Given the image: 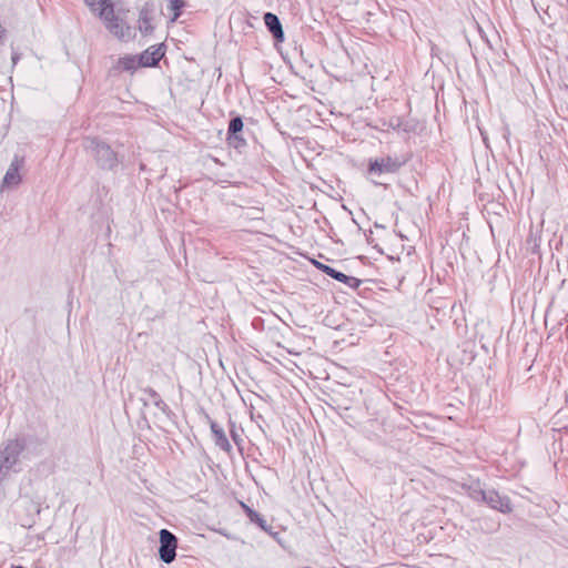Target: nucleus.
Returning <instances> with one entry per match:
<instances>
[{
  "label": "nucleus",
  "instance_id": "f3484780",
  "mask_svg": "<svg viewBox=\"0 0 568 568\" xmlns=\"http://www.w3.org/2000/svg\"><path fill=\"white\" fill-rule=\"evenodd\" d=\"M243 130V120L241 116H234L231 119L227 130L229 134H237Z\"/></svg>",
  "mask_w": 568,
  "mask_h": 568
},
{
  "label": "nucleus",
  "instance_id": "2eb2a0df",
  "mask_svg": "<svg viewBox=\"0 0 568 568\" xmlns=\"http://www.w3.org/2000/svg\"><path fill=\"white\" fill-rule=\"evenodd\" d=\"M486 491L487 490L483 489L479 483L470 485L468 487V495L475 501H484L486 497Z\"/></svg>",
  "mask_w": 568,
  "mask_h": 568
},
{
  "label": "nucleus",
  "instance_id": "6ab92c4d",
  "mask_svg": "<svg viewBox=\"0 0 568 568\" xmlns=\"http://www.w3.org/2000/svg\"><path fill=\"white\" fill-rule=\"evenodd\" d=\"M184 4L183 0H170L169 9L173 12L172 21H175L181 16Z\"/></svg>",
  "mask_w": 568,
  "mask_h": 568
},
{
  "label": "nucleus",
  "instance_id": "20e7f679",
  "mask_svg": "<svg viewBox=\"0 0 568 568\" xmlns=\"http://www.w3.org/2000/svg\"><path fill=\"white\" fill-rule=\"evenodd\" d=\"M178 539L168 529L160 530V559L165 564H171L176 556Z\"/></svg>",
  "mask_w": 568,
  "mask_h": 568
},
{
  "label": "nucleus",
  "instance_id": "1a4fd4ad",
  "mask_svg": "<svg viewBox=\"0 0 568 568\" xmlns=\"http://www.w3.org/2000/svg\"><path fill=\"white\" fill-rule=\"evenodd\" d=\"M264 22L268 31L277 41L284 40V31L278 17L274 13L267 12L264 14Z\"/></svg>",
  "mask_w": 568,
  "mask_h": 568
},
{
  "label": "nucleus",
  "instance_id": "4be33fe9",
  "mask_svg": "<svg viewBox=\"0 0 568 568\" xmlns=\"http://www.w3.org/2000/svg\"><path fill=\"white\" fill-rule=\"evenodd\" d=\"M230 433H231V436H232V439L234 440V443L239 445L242 439H241L239 432L235 428V424L232 422H231Z\"/></svg>",
  "mask_w": 568,
  "mask_h": 568
},
{
  "label": "nucleus",
  "instance_id": "6e6552de",
  "mask_svg": "<svg viewBox=\"0 0 568 568\" xmlns=\"http://www.w3.org/2000/svg\"><path fill=\"white\" fill-rule=\"evenodd\" d=\"M21 165L22 160H20L18 156H14L13 161L11 162L10 166L6 172V175L2 181V186L11 187L18 185L21 182V176L19 173Z\"/></svg>",
  "mask_w": 568,
  "mask_h": 568
},
{
  "label": "nucleus",
  "instance_id": "0eeeda50",
  "mask_svg": "<svg viewBox=\"0 0 568 568\" xmlns=\"http://www.w3.org/2000/svg\"><path fill=\"white\" fill-rule=\"evenodd\" d=\"M164 51L162 45H152L139 55L141 67H155L163 58Z\"/></svg>",
  "mask_w": 568,
  "mask_h": 568
},
{
  "label": "nucleus",
  "instance_id": "4468645a",
  "mask_svg": "<svg viewBox=\"0 0 568 568\" xmlns=\"http://www.w3.org/2000/svg\"><path fill=\"white\" fill-rule=\"evenodd\" d=\"M118 67L124 71H134L136 68L141 67V64L139 63V57L124 55L119 59Z\"/></svg>",
  "mask_w": 568,
  "mask_h": 568
},
{
  "label": "nucleus",
  "instance_id": "7ed1b4c3",
  "mask_svg": "<svg viewBox=\"0 0 568 568\" xmlns=\"http://www.w3.org/2000/svg\"><path fill=\"white\" fill-rule=\"evenodd\" d=\"M99 17L103 20L105 28L112 33L115 38L120 40L130 39L131 32L130 27L119 17L114 14V8L104 7L102 8Z\"/></svg>",
  "mask_w": 568,
  "mask_h": 568
},
{
  "label": "nucleus",
  "instance_id": "b1692460",
  "mask_svg": "<svg viewBox=\"0 0 568 568\" xmlns=\"http://www.w3.org/2000/svg\"><path fill=\"white\" fill-rule=\"evenodd\" d=\"M13 568H23V567H22V566H16V567H13Z\"/></svg>",
  "mask_w": 568,
  "mask_h": 568
},
{
  "label": "nucleus",
  "instance_id": "dca6fc26",
  "mask_svg": "<svg viewBox=\"0 0 568 568\" xmlns=\"http://www.w3.org/2000/svg\"><path fill=\"white\" fill-rule=\"evenodd\" d=\"M85 4L90 8V10L94 13L100 14L102 8L112 7V2L110 0H84Z\"/></svg>",
  "mask_w": 568,
  "mask_h": 568
},
{
  "label": "nucleus",
  "instance_id": "5701e85b",
  "mask_svg": "<svg viewBox=\"0 0 568 568\" xmlns=\"http://www.w3.org/2000/svg\"><path fill=\"white\" fill-rule=\"evenodd\" d=\"M20 59V54L18 52H12V55H11V61H12V64L16 65L17 62L19 61Z\"/></svg>",
  "mask_w": 568,
  "mask_h": 568
},
{
  "label": "nucleus",
  "instance_id": "9b49d317",
  "mask_svg": "<svg viewBox=\"0 0 568 568\" xmlns=\"http://www.w3.org/2000/svg\"><path fill=\"white\" fill-rule=\"evenodd\" d=\"M151 20V11L146 7L142 8L139 14V29L143 34H149L153 31Z\"/></svg>",
  "mask_w": 568,
  "mask_h": 568
},
{
  "label": "nucleus",
  "instance_id": "a211bd4d",
  "mask_svg": "<svg viewBox=\"0 0 568 568\" xmlns=\"http://www.w3.org/2000/svg\"><path fill=\"white\" fill-rule=\"evenodd\" d=\"M227 143L230 146H232L234 149H241L246 145V141L243 139V136L240 133L229 134Z\"/></svg>",
  "mask_w": 568,
  "mask_h": 568
},
{
  "label": "nucleus",
  "instance_id": "f257e3e1",
  "mask_svg": "<svg viewBox=\"0 0 568 568\" xmlns=\"http://www.w3.org/2000/svg\"><path fill=\"white\" fill-rule=\"evenodd\" d=\"M40 444L27 438L9 439L0 446V481H2L8 471L18 464L20 456L32 458L39 453Z\"/></svg>",
  "mask_w": 568,
  "mask_h": 568
},
{
  "label": "nucleus",
  "instance_id": "412c9836",
  "mask_svg": "<svg viewBox=\"0 0 568 568\" xmlns=\"http://www.w3.org/2000/svg\"><path fill=\"white\" fill-rule=\"evenodd\" d=\"M313 264L316 266L317 270L322 271L323 273H325L328 276H329L331 272L333 271V267H331L326 264H323L318 261H313Z\"/></svg>",
  "mask_w": 568,
  "mask_h": 568
},
{
  "label": "nucleus",
  "instance_id": "ddd939ff",
  "mask_svg": "<svg viewBox=\"0 0 568 568\" xmlns=\"http://www.w3.org/2000/svg\"><path fill=\"white\" fill-rule=\"evenodd\" d=\"M143 393L149 396L152 404L163 414L169 413V406L163 402L161 396L151 387H146L143 389Z\"/></svg>",
  "mask_w": 568,
  "mask_h": 568
},
{
  "label": "nucleus",
  "instance_id": "f8f14e48",
  "mask_svg": "<svg viewBox=\"0 0 568 568\" xmlns=\"http://www.w3.org/2000/svg\"><path fill=\"white\" fill-rule=\"evenodd\" d=\"M329 276L341 283H344L345 285H347L351 288H357L362 283L361 280H358L354 276H348V275L344 274L343 272H339L335 268H333Z\"/></svg>",
  "mask_w": 568,
  "mask_h": 568
},
{
  "label": "nucleus",
  "instance_id": "39448f33",
  "mask_svg": "<svg viewBox=\"0 0 568 568\" xmlns=\"http://www.w3.org/2000/svg\"><path fill=\"white\" fill-rule=\"evenodd\" d=\"M484 503H486L490 508L498 510L504 514H508L513 511L511 501L507 496H501L495 489H488L486 491V497Z\"/></svg>",
  "mask_w": 568,
  "mask_h": 568
},
{
  "label": "nucleus",
  "instance_id": "f03ea898",
  "mask_svg": "<svg viewBox=\"0 0 568 568\" xmlns=\"http://www.w3.org/2000/svg\"><path fill=\"white\" fill-rule=\"evenodd\" d=\"M84 148L95 159L99 168L103 170H112L119 163L116 153L111 146L95 138H87Z\"/></svg>",
  "mask_w": 568,
  "mask_h": 568
},
{
  "label": "nucleus",
  "instance_id": "aec40b11",
  "mask_svg": "<svg viewBox=\"0 0 568 568\" xmlns=\"http://www.w3.org/2000/svg\"><path fill=\"white\" fill-rule=\"evenodd\" d=\"M247 515L252 521L257 523L262 529L266 530V520L263 519L256 511L247 508Z\"/></svg>",
  "mask_w": 568,
  "mask_h": 568
},
{
  "label": "nucleus",
  "instance_id": "423d86ee",
  "mask_svg": "<svg viewBox=\"0 0 568 568\" xmlns=\"http://www.w3.org/2000/svg\"><path fill=\"white\" fill-rule=\"evenodd\" d=\"M402 162L390 156L376 159L369 163L371 174L395 173L400 166Z\"/></svg>",
  "mask_w": 568,
  "mask_h": 568
},
{
  "label": "nucleus",
  "instance_id": "9d476101",
  "mask_svg": "<svg viewBox=\"0 0 568 568\" xmlns=\"http://www.w3.org/2000/svg\"><path fill=\"white\" fill-rule=\"evenodd\" d=\"M210 427L214 437L215 445L226 453L231 452L232 445L230 444L223 428L213 420L210 422Z\"/></svg>",
  "mask_w": 568,
  "mask_h": 568
}]
</instances>
